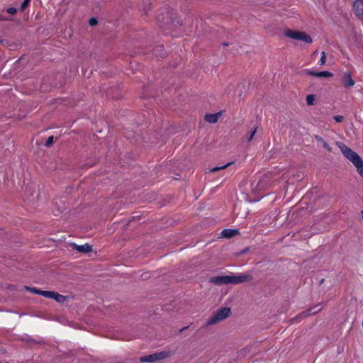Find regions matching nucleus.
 <instances>
[{
    "mask_svg": "<svg viewBox=\"0 0 363 363\" xmlns=\"http://www.w3.org/2000/svg\"><path fill=\"white\" fill-rule=\"evenodd\" d=\"M89 25L90 26H95L97 24L98 21H97V19L96 18H91L89 21Z\"/></svg>",
    "mask_w": 363,
    "mask_h": 363,
    "instance_id": "26",
    "label": "nucleus"
},
{
    "mask_svg": "<svg viewBox=\"0 0 363 363\" xmlns=\"http://www.w3.org/2000/svg\"><path fill=\"white\" fill-rule=\"evenodd\" d=\"M141 362L153 363L155 362L154 354L143 356L140 358Z\"/></svg>",
    "mask_w": 363,
    "mask_h": 363,
    "instance_id": "13",
    "label": "nucleus"
},
{
    "mask_svg": "<svg viewBox=\"0 0 363 363\" xmlns=\"http://www.w3.org/2000/svg\"><path fill=\"white\" fill-rule=\"evenodd\" d=\"M285 35L291 38L301 40L307 43H312V38L310 35L306 34L304 32L301 31H296L292 30H286L285 31Z\"/></svg>",
    "mask_w": 363,
    "mask_h": 363,
    "instance_id": "4",
    "label": "nucleus"
},
{
    "mask_svg": "<svg viewBox=\"0 0 363 363\" xmlns=\"http://www.w3.org/2000/svg\"><path fill=\"white\" fill-rule=\"evenodd\" d=\"M21 9H23V4L21 5Z\"/></svg>",
    "mask_w": 363,
    "mask_h": 363,
    "instance_id": "29",
    "label": "nucleus"
},
{
    "mask_svg": "<svg viewBox=\"0 0 363 363\" xmlns=\"http://www.w3.org/2000/svg\"><path fill=\"white\" fill-rule=\"evenodd\" d=\"M23 340H24V345L25 344L31 345L33 342H36L35 340H33L28 335H26V336L24 335Z\"/></svg>",
    "mask_w": 363,
    "mask_h": 363,
    "instance_id": "19",
    "label": "nucleus"
},
{
    "mask_svg": "<svg viewBox=\"0 0 363 363\" xmlns=\"http://www.w3.org/2000/svg\"><path fill=\"white\" fill-rule=\"evenodd\" d=\"M233 163V162H228V163H227L225 164H223L222 166L213 167V168L210 169V172H217V171H219V170H221V169H224L227 168L228 166H230Z\"/></svg>",
    "mask_w": 363,
    "mask_h": 363,
    "instance_id": "17",
    "label": "nucleus"
},
{
    "mask_svg": "<svg viewBox=\"0 0 363 363\" xmlns=\"http://www.w3.org/2000/svg\"><path fill=\"white\" fill-rule=\"evenodd\" d=\"M325 60H326V55H325V52L323 51L321 52V57H320V59L319 60V65H323L325 63Z\"/></svg>",
    "mask_w": 363,
    "mask_h": 363,
    "instance_id": "20",
    "label": "nucleus"
},
{
    "mask_svg": "<svg viewBox=\"0 0 363 363\" xmlns=\"http://www.w3.org/2000/svg\"><path fill=\"white\" fill-rule=\"evenodd\" d=\"M315 139L318 141V142H320L321 143V144L323 145V146L329 152H330L332 150L330 146L328 145V143L324 140L319 135H315Z\"/></svg>",
    "mask_w": 363,
    "mask_h": 363,
    "instance_id": "14",
    "label": "nucleus"
},
{
    "mask_svg": "<svg viewBox=\"0 0 363 363\" xmlns=\"http://www.w3.org/2000/svg\"><path fill=\"white\" fill-rule=\"evenodd\" d=\"M336 145L341 150L342 155L352 163L359 174L363 178V160L361 157L341 142H337Z\"/></svg>",
    "mask_w": 363,
    "mask_h": 363,
    "instance_id": "2",
    "label": "nucleus"
},
{
    "mask_svg": "<svg viewBox=\"0 0 363 363\" xmlns=\"http://www.w3.org/2000/svg\"><path fill=\"white\" fill-rule=\"evenodd\" d=\"M17 11V9L14 7H10L6 9V13L10 15H14Z\"/></svg>",
    "mask_w": 363,
    "mask_h": 363,
    "instance_id": "23",
    "label": "nucleus"
},
{
    "mask_svg": "<svg viewBox=\"0 0 363 363\" xmlns=\"http://www.w3.org/2000/svg\"><path fill=\"white\" fill-rule=\"evenodd\" d=\"M24 290L31 291V292H33L34 294H39V292L42 291V290L37 289L35 288H30V287H28V286H24Z\"/></svg>",
    "mask_w": 363,
    "mask_h": 363,
    "instance_id": "21",
    "label": "nucleus"
},
{
    "mask_svg": "<svg viewBox=\"0 0 363 363\" xmlns=\"http://www.w3.org/2000/svg\"><path fill=\"white\" fill-rule=\"evenodd\" d=\"M230 314V308L225 307L219 309L217 312L212 315L207 321L208 325H213L216 323L221 321L228 317Z\"/></svg>",
    "mask_w": 363,
    "mask_h": 363,
    "instance_id": "3",
    "label": "nucleus"
},
{
    "mask_svg": "<svg viewBox=\"0 0 363 363\" xmlns=\"http://www.w3.org/2000/svg\"><path fill=\"white\" fill-rule=\"evenodd\" d=\"M11 18L7 17L3 12L0 13V21H10Z\"/></svg>",
    "mask_w": 363,
    "mask_h": 363,
    "instance_id": "24",
    "label": "nucleus"
},
{
    "mask_svg": "<svg viewBox=\"0 0 363 363\" xmlns=\"http://www.w3.org/2000/svg\"><path fill=\"white\" fill-rule=\"evenodd\" d=\"M320 308H318V306H315L313 308H311L308 309L307 311H303L299 315L296 316V319H301L303 318H306L308 315H313L317 313L318 311H320Z\"/></svg>",
    "mask_w": 363,
    "mask_h": 363,
    "instance_id": "5",
    "label": "nucleus"
},
{
    "mask_svg": "<svg viewBox=\"0 0 363 363\" xmlns=\"http://www.w3.org/2000/svg\"><path fill=\"white\" fill-rule=\"evenodd\" d=\"M74 249L80 252H88L91 250V246L86 243L84 245H77L74 244Z\"/></svg>",
    "mask_w": 363,
    "mask_h": 363,
    "instance_id": "12",
    "label": "nucleus"
},
{
    "mask_svg": "<svg viewBox=\"0 0 363 363\" xmlns=\"http://www.w3.org/2000/svg\"><path fill=\"white\" fill-rule=\"evenodd\" d=\"M333 118L337 123H341L343 121V116H335Z\"/></svg>",
    "mask_w": 363,
    "mask_h": 363,
    "instance_id": "27",
    "label": "nucleus"
},
{
    "mask_svg": "<svg viewBox=\"0 0 363 363\" xmlns=\"http://www.w3.org/2000/svg\"><path fill=\"white\" fill-rule=\"evenodd\" d=\"M53 299L58 303H62L66 301L67 297L56 292L55 298Z\"/></svg>",
    "mask_w": 363,
    "mask_h": 363,
    "instance_id": "16",
    "label": "nucleus"
},
{
    "mask_svg": "<svg viewBox=\"0 0 363 363\" xmlns=\"http://www.w3.org/2000/svg\"><path fill=\"white\" fill-rule=\"evenodd\" d=\"M220 116V113H213V114L209 113V114H206L205 116V119L208 123H214L218 121Z\"/></svg>",
    "mask_w": 363,
    "mask_h": 363,
    "instance_id": "11",
    "label": "nucleus"
},
{
    "mask_svg": "<svg viewBox=\"0 0 363 363\" xmlns=\"http://www.w3.org/2000/svg\"><path fill=\"white\" fill-rule=\"evenodd\" d=\"M342 82L345 87L353 86L355 84L350 72H345L342 75Z\"/></svg>",
    "mask_w": 363,
    "mask_h": 363,
    "instance_id": "8",
    "label": "nucleus"
},
{
    "mask_svg": "<svg viewBox=\"0 0 363 363\" xmlns=\"http://www.w3.org/2000/svg\"><path fill=\"white\" fill-rule=\"evenodd\" d=\"M315 97L314 95L313 94H309L306 96V104L308 105V106H311L314 104V101H315Z\"/></svg>",
    "mask_w": 363,
    "mask_h": 363,
    "instance_id": "18",
    "label": "nucleus"
},
{
    "mask_svg": "<svg viewBox=\"0 0 363 363\" xmlns=\"http://www.w3.org/2000/svg\"><path fill=\"white\" fill-rule=\"evenodd\" d=\"M257 131V128H255L250 134V135L247 138V141H250L253 139V137Z\"/></svg>",
    "mask_w": 363,
    "mask_h": 363,
    "instance_id": "25",
    "label": "nucleus"
},
{
    "mask_svg": "<svg viewBox=\"0 0 363 363\" xmlns=\"http://www.w3.org/2000/svg\"><path fill=\"white\" fill-rule=\"evenodd\" d=\"M252 277L250 274H239L213 277L210 279V282L216 285L222 284H239L245 282L250 281Z\"/></svg>",
    "mask_w": 363,
    "mask_h": 363,
    "instance_id": "1",
    "label": "nucleus"
},
{
    "mask_svg": "<svg viewBox=\"0 0 363 363\" xmlns=\"http://www.w3.org/2000/svg\"><path fill=\"white\" fill-rule=\"evenodd\" d=\"M155 362L163 360L171 356V352L167 351H162L154 353Z\"/></svg>",
    "mask_w": 363,
    "mask_h": 363,
    "instance_id": "10",
    "label": "nucleus"
},
{
    "mask_svg": "<svg viewBox=\"0 0 363 363\" xmlns=\"http://www.w3.org/2000/svg\"><path fill=\"white\" fill-rule=\"evenodd\" d=\"M56 292L51 291H43L39 292V295H41L45 298H54Z\"/></svg>",
    "mask_w": 363,
    "mask_h": 363,
    "instance_id": "15",
    "label": "nucleus"
},
{
    "mask_svg": "<svg viewBox=\"0 0 363 363\" xmlns=\"http://www.w3.org/2000/svg\"><path fill=\"white\" fill-rule=\"evenodd\" d=\"M53 141H54V137L53 136H50L48 138L47 141L45 142V145L46 147H50L53 143Z\"/></svg>",
    "mask_w": 363,
    "mask_h": 363,
    "instance_id": "22",
    "label": "nucleus"
},
{
    "mask_svg": "<svg viewBox=\"0 0 363 363\" xmlns=\"http://www.w3.org/2000/svg\"><path fill=\"white\" fill-rule=\"evenodd\" d=\"M307 74L314 76L316 77H330L333 76V74L328 71H321V72H313L310 69H306Z\"/></svg>",
    "mask_w": 363,
    "mask_h": 363,
    "instance_id": "6",
    "label": "nucleus"
},
{
    "mask_svg": "<svg viewBox=\"0 0 363 363\" xmlns=\"http://www.w3.org/2000/svg\"><path fill=\"white\" fill-rule=\"evenodd\" d=\"M29 1H30V0H24V8L26 6H27V5L28 4Z\"/></svg>",
    "mask_w": 363,
    "mask_h": 363,
    "instance_id": "28",
    "label": "nucleus"
},
{
    "mask_svg": "<svg viewBox=\"0 0 363 363\" xmlns=\"http://www.w3.org/2000/svg\"><path fill=\"white\" fill-rule=\"evenodd\" d=\"M239 234L240 233L238 230L227 228L222 230L221 237L225 238H230Z\"/></svg>",
    "mask_w": 363,
    "mask_h": 363,
    "instance_id": "9",
    "label": "nucleus"
},
{
    "mask_svg": "<svg viewBox=\"0 0 363 363\" xmlns=\"http://www.w3.org/2000/svg\"><path fill=\"white\" fill-rule=\"evenodd\" d=\"M353 8L357 16H363V0H356L354 2Z\"/></svg>",
    "mask_w": 363,
    "mask_h": 363,
    "instance_id": "7",
    "label": "nucleus"
}]
</instances>
